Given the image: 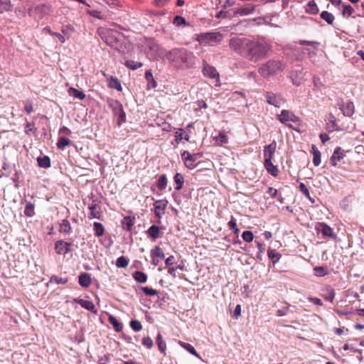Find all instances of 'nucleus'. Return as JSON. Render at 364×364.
Here are the masks:
<instances>
[{
    "label": "nucleus",
    "mask_w": 364,
    "mask_h": 364,
    "mask_svg": "<svg viewBox=\"0 0 364 364\" xmlns=\"http://www.w3.org/2000/svg\"><path fill=\"white\" fill-rule=\"evenodd\" d=\"M165 56L174 67L181 69L189 68L194 63L193 53L183 48H176L166 51Z\"/></svg>",
    "instance_id": "1"
},
{
    "label": "nucleus",
    "mask_w": 364,
    "mask_h": 364,
    "mask_svg": "<svg viewBox=\"0 0 364 364\" xmlns=\"http://www.w3.org/2000/svg\"><path fill=\"white\" fill-rule=\"evenodd\" d=\"M247 44L245 58L253 62L265 57L270 49L269 44L262 38H249Z\"/></svg>",
    "instance_id": "2"
},
{
    "label": "nucleus",
    "mask_w": 364,
    "mask_h": 364,
    "mask_svg": "<svg viewBox=\"0 0 364 364\" xmlns=\"http://www.w3.org/2000/svg\"><path fill=\"white\" fill-rule=\"evenodd\" d=\"M98 33L107 45L115 50H120L121 41L123 38L122 33L114 29L107 28H99Z\"/></svg>",
    "instance_id": "3"
},
{
    "label": "nucleus",
    "mask_w": 364,
    "mask_h": 364,
    "mask_svg": "<svg viewBox=\"0 0 364 364\" xmlns=\"http://www.w3.org/2000/svg\"><path fill=\"white\" fill-rule=\"evenodd\" d=\"M224 36L220 32H206L197 35L196 40L203 46H215L223 40Z\"/></svg>",
    "instance_id": "4"
},
{
    "label": "nucleus",
    "mask_w": 364,
    "mask_h": 364,
    "mask_svg": "<svg viewBox=\"0 0 364 364\" xmlns=\"http://www.w3.org/2000/svg\"><path fill=\"white\" fill-rule=\"evenodd\" d=\"M284 68V65L281 61L269 60L259 68L258 72L263 77H269Z\"/></svg>",
    "instance_id": "5"
},
{
    "label": "nucleus",
    "mask_w": 364,
    "mask_h": 364,
    "mask_svg": "<svg viewBox=\"0 0 364 364\" xmlns=\"http://www.w3.org/2000/svg\"><path fill=\"white\" fill-rule=\"evenodd\" d=\"M248 40L247 38L234 37L230 40L229 46L233 51L245 58Z\"/></svg>",
    "instance_id": "6"
},
{
    "label": "nucleus",
    "mask_w": 364,
    "mask_h": 364,
    "mask_svg": "<svg viewBox=\"0 0 364 364\" xmlns=\"http://www.w3.org/2000/svg\"><path fill=\"white\" fill-rule=\"evenodd\" d=\"M202 73L204 76L215 80V86H220L219 73L215 67L209 65L205 60L203 61Z\"/></svg>",
    "instance_id": "7"
},
{
    "label": "nucleus",
    "mask_w": 364,
    "mask_h": 364,
    "mask_svg": "<svg viewBox=\"0 0 364 364\" xmlns=\"http://www.w3.org/2000/svg\"><path fill=\"white\" fill-rule=\"evenodd\" d=\"M201 156L200 153L191 154L188 151H184L181 154V158L186 167L189 169H193L197 164V160Z\"/></svg>",
    "instance_id": "8"
},
{
    "label": "nucleus",
    "mask_w": 364,
    "mask_h": 364,
    "mask_svg": "<svg viewBox=\"0 0 364 364\" xmlns=\"http://www.w3.org/2000/svg\"><path fill=\"white\" fill-rule=\"evenodd\" d=\"M264 97L268 104L276 107H280L284 102L281 95H276L272 92H265Z\"/></svg>",
    "instance_id": "9"
},
{
    "label": "nucleus",
    "mask_w": 364,
    "mask_h": 364,
    "mask_svg": "<svg viewBox=\"0 0 364 364\" xmlns=\"http://www.w3.org/2000/svg\"><path fill=\"white\" fill-rule=\"evenodd\" d=\"M88 208L90 210V215L88 216L89 219H92V218L100 219L101 218L102 208H101L100 202H97L95 200H92V203H90L89 205Z\"/></svg>",
    "instance_id": "10"
},
{
    "label": "nucleus",
    "mask_w": 364,
    "mask_h": 364,
    "mask_svg": "<svg viewBox=\"0 0 364 364\" xmlns=\"http://www.w3.org/2000/svg\"><path fill=\"white\" fill-rule=\"evenodd\" d=\"M279 120L284 124L287 122H297L299 117H296L292 112L287 109H283L281 114L278 116Z\"/></svg>",
    "instance_id": "11"
},
{
    "label": "nucleus",
    "mask_w": 364,
    "mask_h": 364,
    "mask_svg": "<svg viewBox=\"0 0 364 364\" xmlns=\"http://www.w3.org/2000/svg\"><path fill=\"white\" fill-rule=\"evenodd\" d=\"M114 114L118 117V125L120 126L126 120V114L123 109L122 105L116 101L113 105Z\"/></svg>",
    "instance_id": "12"
},
{
    "label": "nucleus",
    "mask_w": 364,
    "mask_h": 364,
    "mask_svg": "<svg viewBox=\"0 0 364 364\" xmlns=\"http://www.w3.org/2000/svg\"><path fill=\"white\" fill-rule=\"evenodd\" d=\"M276 150V142L274 141L269 145L264 147L263 156L264 162L272 161Z\"/></svg>",
    "instance_id": "13"
},
{
    "label": "nucleus",
    "mask_w": 364,
    "mask_h": 364,
    "mask_svg": "<svg viewBox=\"0 0 364 364\" xmlns=\"http://www.w3.org/2000/svg\"><path fill=\"white\" fill-rule=\"evenodd\" d=\"M338 106L344 116L351 117L354 114L355 107L353 102L349 101L347 102H341L338 104Z\"/></svg>",
    "instance_id": "14"
},
{
    "label": "nucleus",
    "mask_w": 364,
    "mask_h": 364,
    "mask_svg": "<svg viewBox=\"0 0 364 364\" xmlns=\"http://www.w3.org/2000/svg\"><path fill=\"white\" fill-rule=\"evenodd\" d=\"M167 205V200H159L154 203V213L156 217L160 218L161 215L164 214V210L166 209Z\"/></svg>",
    "instance_id": "15"
},
{
    "label": "nucleus",
    "mask_w": 364,
    "mask_h": 364,
    "mask_svg": "<svg viewBox=\"0 0 364 364\" xmlns=\"http://www.w3.org/2000/svg\"><path fill=\"white\" fill-rule=\"evenodd\" d=\"M317 228L324 237H329L333 239L336 237V235L333 232V229L326 223H319Z\"/></svg>",
    "instance_id": "16"
},
{
    "label": "nucleus",
    "mask_w": 364,
    "mask_h": 364,
    "mask_svg": "<svg viewBox=\"0 0 364 364\" xmlns=\"http://www.w3.org/2000/svg\"><path fill=\"white\" fill-rule=\"evenodd\" d=\"M75 301L77 304H80L82 308L89 310L95 314L97 313V309L92 301L85 300L82 299H75Z\"/></svg>",
    "instance_id": "17"
},
{
    "label": "nucleus",
    "mask_w": 364,
    "mask_h": 364,
    "mask_svg": "<svg viewBox=\"0 0 364 364\" xmlns=\"http://www.w3.org/2000/svg\"><path fill=\"white\" fill-rule=\"evenodd\" d=\"M70 244L63 240L57 241L55 245V251L58 254L65 255L70 251L69 246Z\"/></svg>",
    "instance_id": "18"
},
{
    "label": "nucleus",
    "mask_w": 364,
    "mask_h": 364,
    "mask_svg": "<svg viewBox=\"0 0 364 364\" xmlns=\"http://www.w3.org/2000/svg\"><path fill=\"white\" fill-rule=\"evenodd\" d=\"M256 6L255 5H248L245 7H241L239 9H237L234 11V15H240V16H247L249 14H251L254 12L255 10Z\"/></svg>",
    "instance_id": "19"
},
{
    "label": "nucleus",
    "mask_w": 364,
    "mask_h": 364,
    "mask_svg": "<svg viewBox=\"0 0 364 364\" xmlns=\"http://www.w3.org/2000/svg\"><path fill=\"white\" fill-rule=\"evenodd\" d=\"M345 156L343 151L341 147H336L331 157V163L333 166H336V162L341 161Z\"/></svg>",
    "instance_id": "20"
},
{
    "label": "nucleus",
    "mask_w": 364,
    "mask_h": 364,
    "mask_svg": "<svg viewBox=\"0 0 364 364\" xmlns=\"http://www.w3.org/2000/svg\"><path fill=\"white\" fill-rule=\"evenodd\" d=\"M78 282L82 287H88L91 284V278L89 274L82 273L79 276Z\"/></svg>",
    "instance_id": "21"
},
{
    "label": "nucleus",
    "mask_w": 364,
    "mask_h": 364,
    "mask_svg": "<svg viewBox=\"0 0 364 364\" xmlns=\"http://www.w3.org/2000/svg\"><path fill=\"white\" fill-rule=\"evenodd\" d=\"M264 166L267 171L272 176H278L279 170L277 166H274L272 161L264 162Z\"/></svg>",
    "instance_id": "22"
},
{
    "label": "nucleus",
    "mask_w": 364,
    "mask_h": 364,
    "mask_svg": "<svg viewBox=\"0 0 364 364\" xmlns=\"http://www.w3.org/2000/svg\"><path fill=\"white\" fill-rule=\"evenodd\" d=\"M108 86L110 88H113L117 90V91H121L122 90V87L121 85L120 81L115 77L111 76L109 79Z\"/></svg>",
    "instance_id": "23"
},
{
    "label": "nucleus",
    "mask_w": 364,
    "mask_h": 364,
    "mask_svg": "<svg viewBox=\"0 0 364 364\" xmlns=\"http://www.w3.org/2000/svg\"><path fill=\"white\" fill-rule=\"evenodd\" d=\"M108 321L112 325L113 328L117 332H120L122 330V323H120L114 316L109 315Z\"/></svg>",
    "instance_id": "24"
},
{
    "label": "nucleus",
    "mask_w": 364,
    "mask_h": 364,
    "mask_svg": "<svg viewBox=\"0 0 364 364\" xmlns=\"http://www.w3.org/2000/svg\"><path fill=\"white\" fill-rule=\"evenodd\" d=\"M145 78L148 82L149 88H155L157 85L151 70H146L145 73Z\"/></svg>",
    "instance_id": "25"
},
{
    "label": "nucleus",
    "mask_w": 364,
    "mask_h": 364,
    "mask_svg": "<svg viewBox=\"0 0 364 364\" xmlns=\"http://www.w3.org/2000/svg\"><path fill=\"white\" fill-rule=\"evenodd\" d=\"M68 93L70 96L79 100H84L85 98V95L82 91L73 87L68 89Z\"/></svg>",
    "instance_id": "26"
},
{
    "label": "nucleus",
    "mask_w": 364,
    "mask_h": 364,
    "mask_svg": "<svg viewBox=\"0 0 364 364\" xmlns=\"http://www.w3.org/2000/svg\"><path fill=\"white\" fill-rule=\"evenodd\" d=\"M173 181L176 184L175 189L176 191L181 190L184 183V178L183 175L180 173H176L173 177Z\"/></svg>",
    "instance_id": "27"
},
{
    "label": "nucleus",
    "mask_w": 364,
    "mask_h": 364,
    "mask_svg": "<svg viewBox=\"0 0 364 364\" xmlns=\"http://www.w3.org/2000/svg\"><path fill=\"white\" fill-rule=\"evenodd\" d=\"M312 153H313V164L315 166H318L321 164V152L316 149V147L313 145L312 146Z\"/></svg>",
    "instance_id": "28"
},
{
    "label": "nucleus",
    "mask_w": 364,
    "mask_h": 364,
    "mask_svg": "<svg viewBox=\"0 0 364 364\" xmlns=\"http://www.w3.org/2000/svg\"><path fill=\"white\" fill-rule=\"evenodd\" d=\"M160 229L156 225H152L147 230L149 236L152 237L154 240L157 239L159 237Z\"/></svg>",
    "instance_id": "29"
},
{
    "label": "nucleus",
    "mask_w": 364,
    "mask_h": 364,
    "mask_svg": "<svg viewBox=\"0 0 364 364\" xmlns=\"http://www.w3.org/2000/svg\"><path fill=\"white\" fill-rule=\"evenodd\" d=\"M133 278L139 283H145L147 281V276L141 271H136L132 274Z\"/></svg>",
    "instance_id": "30"
},
{
    "label": "nucleus",
    "mask_w": 364,
    "mask_h": 364,
    "mask_svg": "<svg viewBox=\"0 0 364 364\" xmlns=\"http://www.w3.org/2000/svg\"><path fill=\"white\" fill-rule=\"evenodd\" d=\"M306 11L311 14H316L318 12V8L317 4L314 0L310 1L306 6Z\"/></svg>",
    "instance_id": "31"
},
{
    "label": "nucleus",
    "mask_w": 364,
    "mask_h": 364,
    "mask_svg": "<svg viewBox=\"0 0 364 364\" xmlns=\"http://www.w3.org/2000/svg\"><path fill=\"white\" fill-rule=\"evenodd\" d=\"M71 226L68 220H63L60 224L59 231L63 233L69 234L71 232Z\"/></svg>",
    "instance_id": "32"
},
{
    "label": "nucleus",
    "mask_w": 364,
    "mask_h": 364,
    "mask_svg": "<svg viewBox=\"0 0 364 364\" xmlns=\"http://www.w3.org/2000/svg\"><path fill=\"white\" fill-rule=\"evenodd\" d=\"M156 343L158 346L159 350L164 354L166 353V343L163 341L162 336L160 333L157 334Z\"/></svg>",
    "instance_id": "33"
},
{
    "label": "nucleus",
    "mask_w": 364,
    "mask_h": 364,
    "mask_svg": "<svg viewBox=\"0 0 364 364\" xmlns=\"http://www.w3.org/2000/svg\"><path fill=\"white\" fill-rule=\"evenodd\" d=\"M93 229L95 231V235L97 237H101L104 235L105 229L102 223L95 222L93 223Z\"/></svg>",
    "instance_id": "34"
},
{
    "label": "nucleus",
    "mask_w": 364,
    "mask_h": 364,
    "mask_svg": "<svg viewBox=\"0 0 364 364\" xmlns=\"http://www.w3.org/2000/svg\"><path fill=\"white\" fill-rule=\"evenodd\" d=\"M179 344L184 349H186L188 352H189L191 354L196 356L197 358H200V355L198 354V353L195 350L194 347L191 344L188 343H184V342H182V341H180Z\"/></svg>",
    "instance_id": "35"
},
{
    "label": "nucleus",
    "mask_w": 364,
    "mask_h": 364,
    "mask_svg": "<svg viewBox=\"0 0 364 364\" xmlns=\"http://www.w3.org/2000/svg\"><path fill=\"white\" fill-rule=\"evenodd\" d=\"M321 18L328 24H332L335 18L334 16L326 11H323L321 14Z\"/></svg>",
    "instance_id": "36"
},
{
    "label": "nucleus",
    "mask_w": 364,
    "mask_h": 364,
    "mask_svg": "<svg viewBox=\"0 0 364 364\" xmlns=\"http://www.w3.org/2000/svg\"><path fill=\"white\" fill-rule=\"evenodd\" d=\"M268 257L272 259L273 264H275L279 262L281 255L276 252L275 250L269 249L267 251Z\"/></svg>",
    "instance_id": "37"
},
{
    "label": "nucleus",
    "mask_w": 364,
    "mask_h": 364,
    "mask_svg": "<svg viewBox=\"0 0 364 364\" xmlns=\"http://www.w3.org/2000/svg\"><path fill=\"white\" fill-rule=\"evenodd\" d=\"M11 7L12 6L10 0H0V14L10 11Z\"/></svg>",
    "instance_id": "38"
},
{
    "label": "nucleus",
    "mask_w": 364,
    "mask_h": 364,
    "mask_svg": "<svg viewBox=\"0 0 364 364\" xmlns=\"http://www.w3.org/2000/svg\"><path fill=\"white\" fill-rule=\"evenodd\" d=\"M341 7L343 8L342 16L346 18H349L354 12V9L350 5L343 4Z\"/></svg>",
    "instance_id": "39"
},
{
    "label": "nucleus",
    "mask_w": 364,
    "mask_h": 364,
    "mask_svg": "<svg viewBox=\"0 0 364 364\" xmlns=\"http://www.w3.org/2000/svg\"><path fill=\"white\" fill-rule=\"evenodd\" d=\"M124 65L128 68L135 70L142 67L143 64L140 62H135L129 60L124 63Z\"/></svg>",
    "instance_id": "40"
},
{
    "label": "nucleus",
    "mask_w": 364,
    "mask_h": 364,
    "mask_svg": "<svg viewBox=\"0 0 364 364\" xmlns=\"http://www.w3.org/2000/svg\"><path fill=\"white\" fill-rule=\"evenodd\" d=\"M151 255L153 258L159 257L163 259L165 257L164 253L163 252L162 250L158 246L155 247L154 249L151 250Z\"/></svg>",
    "instance_id": "41"
},
{
    "label": "nucleus",
    "mask_w": 364,
    "mask_h": 364,
    "mask_svg": "<svg viewBox=\"0 0 364 364\" xmlns=\"http://www.w3.org/2000/svg\"><path fill=\"white\" fill-rule=\"evenodd\" d=\"M167 186V178L166 175H161L159 176L157 182V186L159 189L163 191L166 188Z\"/></svg>",
    "instance_id": "42"
},
{
    "label": "nucleus",
    "mask_w": 364,
    "mask_h": 364,
    "mask_svg": "<svg viewBox=\"0 0 364 364\" xmlns=\"http://www.w3.org/2000/svg\"><path fill=\"white\" fill-rule=\"evenodd\" d=\"M129 264V259L124 256H121L117 259L116 266L118 268H124Z\"/></svg>",
    "instance_id": "43"
},
{
    "label": "nucleus",
    "mask_w": 364,
    "mask_h": 364,
    "mask_svg": "<svg viewBox=\"0 0 364 364\" xmlns=\"http://www.w3.org/2000/svg\"><path fill=\"white\" fill-rule=\"evenodd\" d=\"M71 141L65 137H60L57 143V146L59 149L63 150L66 146L70 144Z\"/></svg>",
    "instance_id": "44"
},
{
    "label": "nucleus",
    "mask_w": 364,
    "mask_h": 364,
    "mask_svg": "<svg viewBox=\"0 0 364 364\" xmlns=\"http://www.w3.org/2000/svg\"><path fill=\"white\" fill-rule=\"evenodd\" d=\"M130 327L135 332L140 331L142 329V325L138 320H132L130 321Z\"/></svg>",
    "instance_id": "45"
},
{
    "label": "nucleus",
    "mask_w": 364,
    "mask_h": 364,
    "mask_svg": "<svg viewBox=\"0 0 364 364\" xmlns=\"http://www.w3.org/2000/svg\"><path fill=\"white\" fill-rule=\"evenodd\" d=\"M314 275L316 277H323L327 274L326 268L323 267H316L314 268Z\"/></svg>",
    "instance_id": "46"
},
{
    "label": "nucleus",
    "mask_w": 364,
    "mask_h": 364,
    "mask_svg": "<svg viewBox=\"0 0 364 364\" xmlns=\"http://www.w3.org/2000/svg\"><path fill=\"white\" fill-rule=\"evenodd\" d=\"M122 225L124 229L129 230L134 225V223L130 217L127 216L123 219Z\"/></svg>",
    "instance_id": "47"
},
{
    "label": "nucleus",
    "mask_w": 364,
    "mask_h": 364,
    "mask_svg": "<svg viewBox=\"0 0 364 364\" xmlns=\"http://www.w3.org/2000/svg\"><path fill=\"white\" fill-rule=\"evenodd\" d=\"M291 82L293 85L295 86H299L302 82V79L299 77V73L297 72H294L291 73Z\"/></svg>",
    "instance_id": "48"
},
{
    "label": "nucleus",
    "mask_w": 364,
    "mask_h": 364,
    "mask_svg": "<svg viewBox=\"0 0 364 364\" xmlns=\"http://www.w3.org/2000/svg\"><path fill=\"white\" fill-rule=\"evenodd\" d=\"M242 237L245 242H250L254 239V235L251 231L245 230L242 232Z\"/></svg>",
    "instance_id": "49"
},
{
    "label": "nucleus",
    "mask_w": 364,
    "mask_h": 364,
    "mask_svg": "<svg viewBox=\"0 0 364 364\" xmlns=\"http://www.w3.org/2000/svg\"><path fill=\"white\" fill-rule=\"evenodd\" d=\"M228 226L233 230L235 234H237L240 232V230L237 226L236 219L232 215L228 223Z\"/></svg>",
    "instance_id": "50"
},
{
    "label": "nucleus",
    "mask_w": 364,
    "mask_h": 364,
    "mask_svg": "<svg viewBox=\"0 0 364 364\" xmlns=\"http://www.w3.org/2000/svg\"><path fill=\"white\" fill-rule=\"evenodd\" d=\"M141 290L146 296H156L158 294V291L156 289L148 287H142Z\"/></svg>",
    "instance_id": "51"
},
{
    "label": "nucleus",
    "mask_w": 364,
    "mask_h": 364,
    "mask_svg": "<svg viewBox=\"0 0 364 364\" xmlns=\"http://www.w3.org/2000/svg\"><path fill=\"white\" fill-rule=\"evenodd\" d=\"M328 126L332 129V130L336 129V119L335 116L332 114H329L328 117Z\"/></svg>",
    "instance_id": "52"
},
{
    "label": "nucleus",
    "mask_w": 364,
    "mask_h": 364,
    "mask_svg": "<svg viewBox=\"0 0 364 364\" xmlns=\"http://www.w3.org/2000/svg\"><path fill=\"white\" fill-rule=\"evenodd\" d=\"M173 23L176 26H180L181 25H185L186 24V20L182 16H176L174 17Z\"/></svg>",
    "instance_id": "53"
},
{
    "label": "nucleus",
    "mask_w": 364,
    "mask_h": 364,
    "mask_svg": "<svg viewBox=\"0 0 364 364\" xmlns=\"http://www.w3.org/2000/svg\"><path fill=\"white\" fill-rule=\"evenodd\" d=\"M24 213L28 217H31L34 214L33 205L31 203L26 204Z\"/></svg>",
    "instance_id": "54"
},
{
    "label": "nucleus",
    "mask_w": 364,
    "mask_h": 364,
    "mask_svg": "<svg viewBox=\"0 0 364 364\" xmlns=\"http://www.w3.org/2000/svg\"><path fill=\"white\" fill-rule=\"evenodd\" d=\"M142 344L146 346L148 349H151L153 347V341L149 336L144 337L142 339Z\"/></svg>",
    "instance_id": "55"
},
{
    "label": "nucleus",
    "mask_w": 364,
    "mask_h": 364,
    "mask_svg": "<svg viewBox=\"0 0 364 364\" xmlns=\"http://www.w3.org/2000/svg\"><path fill=\"white\" fill-rule=\"evenodd\" d=\"M290 305L287 304L285 306L282 307L277 310V315L278 316H283L287 314Z\"/></svg>",
    "instance_id": "56"
},
{
    "label": "nucleus",
    "mask_w": 364,
    "mask_h": 364,
    "mask_svg": "<svg viewBox=\"0 0 364 364\" xmlns=\"http://www.w3.org/2000/svg\"><path fill=\"white\" fill-rule=\"evenodd\" d=\"M299 190L305 196L308 198L310 197L309 191L304 183H299Z\"/></svg>",
    "instance_id": "57"
},
{
    "label": "nucleus",
    "mask_w": 364,
    "mask_h": 364,
    "mask_svg": "<svg viewBox=\"0 0 364 364\" xmlns=\"http://www.w3.org/2000/svg\"><path fill=\"white\" fill-rule=\"evenodd\" d=\"M186 134V132L182 129H178L176 132V141L177 142H179L181 141L183 139V135Z\"/></svg>",
    "instance_id": "58"
},
{
    "label": "nucleus",
    "mask_w": 364,
    "mask_h": 364,
    "mask_svg": "<svg viewBox=\"0 0 364 364\" xmlns=\"http://www.w3.org/2000/svg\"><path fill=\"white\" fill-rule=\"evenodd\" d=\"M313 82H314V87L318 90H321V88L323 87V84L322 83L320 78H318V77H314Z\"/></svg>",
    "instance_id": "59"
},
{
    "label": "nucleus",
    "mask_w": 364,
    "mask_h": 364,
    "mask_svg": "<svg viewBox=\"0 0 364 364\" xmlns=\"http://www.w3.org/2000/svg\"><path fill=\"white\" fill-rule=\"evenodd\" d=\"M216 140L220 144H226L228 142V138L226 135L223 133H220Z\"/></svg>",
    "instance_id": "60"
},
{
    "label": "nucleus",
    "mask_w": 364,
    "mask_h": 364,
    "mask_svg": "<svg viewBox=\"0 0 364 364\" xmlns=\"http://www.w3.org/2000/svg\"><path fill=\"white\" fill-rule=\"evenodd\" d=\"M24 109L28 113L30 114L33 112V105L31 101L27 100L24 102Z\"/></svg>",
    "instance_id": "61"
},
{
    "label": "nucleus",
    "mask_w": 364,
    "mask_h": 364,
    "mask_svg": "<svg viewBox=\"0 0 364 364\" xmlns=\"http://www.w3.org/2000/svg\"><path fill=\"white\" fill-rule=\"evenodd\" d=\"M267 193L268 194L270 195V196L272 198H275L277 196V193H278V191L277 189L272 188V187H269L268 189H267Z\"/></svg>",
    "instance_id": "62"
},
{
    "label": "nucleus",
    "mask_w": 364,
    "mask_h": 364,
    "mask_svg": "<svg viewBox=\"0 0 364 364\" xmlns=\"http://www.w3.org/2000/svg\"><path fill=\"white\" fill-rule=\"evenodd\" d=\"M309 300L311 302H312L314 304H316V305H318V306H322L323 305V301L319 298H317V297H309Z\"/></svg>",
    "instance_id": "63"
},
{
    "label": "nucleus",
    "mask_w": 364,
    "mask_h": 364,
    "mask_svg": "<svg viewBox=\"0 0 364 364\" xmlns=\"http://www.w3.org/2000/svg\"><path fill=\"white\" fill-rule=\"evenodd\" d=\"M109 361V355H105L103 357H100L99 359V364H107Z\"/></svg>",
    "instance_id": "64"
}]
</instances>
